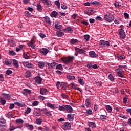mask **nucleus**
I'll return each mask as SVG.
<instances>
[{"mask_svg":"<svg viewBox=\"0 0 131 131\" xmlns=\"http://www.w3.org/2000/svg\"><path fill=\"white\" fill-rule=\"evenodd\" d=\"M84 38L86 40V41H89L90 40V35H84Z\"/></svg>","mask_w":131,"mask_h":131,"instance_id":"nucleus-48","label":"nucleus"},{"mask_svg":"<svg viewBox=\"0 0 131 131\" xmlns=\"http://www.w3.org/2000/svg\"><path fill=\"white\" fill-rule=\"evenodd\" d=\"M45 6H46V7H51L52 6V3H49V1H47L46 2L43 3Z\"/></svg>","mask_w":131,"mask_h":131,"instance_id":"nucleus-33","label":"nucleus"},{"mask_svg":"<svg viewBox=\"0 0 131 131\" xmlns=\"http://www.w3.org/2000/svg\"><path fill=\"white\" fill-rule=\"evenodd\" d=\"M12 73H13V72L10 70H8L6 71V74H7V75H10Z\"/></svg>","mask_w":131,"mask_h":131,"instance_id":"nucleus-53","label":"nucleus"},{"mask_svg":"<svg viewBox=\"0 0 131 131\" xmlns=\"http://www.w3.org/2000/svg\"><path fill=\"white\" fill-rule=\"evenodd\" d=\"M56 34L58 37H61L64 35V32L63 31H59L56 32Z\"/></svg>","mask_w":131,"mask_h":131,"instance_id":"nucleus-19","label":"nucleus"},{"mask_svg":"<svg viewBox=\"0 0 131 131\" xmlns=\"http://www.w3.org/2000/svg\"><path fill=\"white\" fill-rule=\"evenodd\" d=\"M35 78L36 83H37V84H41V81L42 80V78L39 76L36 77Z\"/></svg>","mask_w":131,"mask_h":131,"instance_id":"nucleus-8","label":"nucleus"},{"mask_svg":"<svg viewBox=\"0 0 131 131\" xmlns=\"http://www.w3.org/2000/svg\"><path fill=\"white\" fill-rule=\"evenodd\" d=\"M44 114H46V115H47V116H52V114L51 113V112H50V111H45L43 112Z\"/></svg>","mask_w":131,"mask_h":131,"instance_id":"nucleus-37","label":"nucleus"},{"mask_svg":"<svg viewBox=\"0 0 131 131\" xmlns=\"http://www.w3.org/2000/svg\"><path fill=\"white\" fill-rule=\"evenodd\" d=\"M118 58H119V59H120L121 60H123V59H124V55H117Z\"/></svg>","mask_w":131,"mask_h":131,"instance_id":"nucleus-59","label":"nucleus"},{"mask_svg":"<svg viewBox=\"0 0 131 131\" xmlns=\"http://www.w3.org/2000/svg\"><path fill=\"white\" fill-rule=\"evenodd\" d=\"M106 118H107V116H106V115H101L100 116V119L103 120V121L106 120Z\"/></svg>","mask_w":131,"mask_h":131,"instance_id":"nucleus-39","label":"nucleus"},{"mask_svg":"<svg viewBox=\"0 0 131 131\" xmlns=\"http://www.w3.org/2000/svg\"><path fill=\"white\" fill-rule=\"evenodd\" d=\"M12 64H13L14 66H15V67H16V68H19V63L18 62V61H17V60L16 59H13L12 60Z\"/></svg>","mask_w":131,"mask_h":131,"instance_id":"nucleus-16","label":"nucleus"},{"mask_svg":"<svg viewBox=\"0 0 131 131\" xmlns=\"http://www.w3.org/2000/svg\"><path fill=\"white\" fill-rule=\"evenodd\" d=\"M30 112H31V109L29 107H28L25 112V114H29Z\"/></svg>","mask_w":131,"mask_h":131,"instance_id":"nucleus-52","label":"nucleus"},{"mask_svg":"<svg viewBox=\"0 0 131 131\" xmlns=\"http://www.w3.org/2000/svg\"><path fill=\"white\" fill-rule=\"evenodd\" d=\"M76 53L80 54V55H85V51L82 49H80L77 47L74 48Z\"/></svg>","mask_w":131,"mask_h":131,"instance_id":"nucleus-4","label":"nucleus"},{"mask_svg":"<svg viewBox=\"0 0 131 131\" xmlns=\"http://www.w3.org/2000/svg\"><path fill=\"white\" fill-rule=\"evenodd\" d=\"M48 68H50V69H52L54 67V66H56V62H53L51 63H50L49 62L47 63Z\"/></svg>","mask_w":131,"mask_h":131,"instance_id":"nucleus-14","label":"nucleus"},{"mask_svg":"<svg viewBox=\"0 0 131 131\" xmlns=\"http://www.w3.org/2000/svg\"><path fill=\"white\" fill-rule=\"evenodd\" d=\"M2 96H3L4 98L7 99V100H11V95L7 93H2Z\"/></svg>","mask_w":131,"mask_h":131,"instance_id":"nucleus-15","label":"nucleus"},{"mask_svg":"<svg viewBox=\"0 0 131 131\" xmlns=\"http://www.w3.org/2000/svg\"><path fill=\"white\" fill-rule=\"evenodd\" d=\"M6 128H7V126L4 125H0V131H5Z\"/></svg>","mask_w":131,"mask_h":131,"instance_id":"nucleus-32","label":"nucleus"},{"mask_svg":"<svg viewBox=\"0 0 131 131\" xmlns=\"http://www.w3.org/2000/svg\"><path fill=\"white\" fill-rule=\"evenodd\" d=\"M104 20L107 22H113L114 21V17L112 14L107 13L104 15Z\"/></svg>","mask_w":131,"mask_h":131,"instance_id":"nucleus-2","label":"nucleus"},{"mask_svg":"<svg viewBox=\"0 0 131 131\" xmlns=\"http://www.w3.org/2000/svg\"><path fill=\"white\" fill-rule=\"evenodd\" d=\"M85 106L88 107H91V101L88 98L85 100Z\"/></svg>","mask_w":131,"mask_h":131,"instance_id":"nucleus-24","label":"nucleus"},{"mask_svg":"<svg viewBox=\"0 0 131 131\" xmlns=\"http://www.w3.org/2000/svg\"><path fill=\"white\" fill-rule=\"evenodd\" d=\"M38 65L40 68H43L45 67V63L43 62H39Z\"/></svg>","mask_w":131,"mask_h":131,"instance_id":"nucleus-35","label":"nucleus"},{"mask_svg":"<svg viewBox=\"0 0 131 131\" xmlns=\"http://www.w3.org/2000/svg\"><path fill=\"white\" fill-rule=\"evenodd\" d=\"M73 59H74V57L73 56H68L67 57H66L64 58H61V60L63 63L65 64H69L70 63H71L72 61H73Z\"/></svg>","mask_w":131,"mask_h":131,"instance_id":"nucleus-3","label":"nucleus"},{"mask_svg":"<svg viewBox=\"0 0 131 131\" xmlns=\"http://www.w3.org/2000/svg\"><path fill=\"white\" fill-rule=\"evenodd\" d=\"M63 129L67 130L71 128V124L69 122L64 123L63 125L62 126Z\"/></svg>","mask_w":131,"mask_h":131,"instance_id":"nucleus-5","label":"nucleus"},{"mask_svg":"<svg viewBox=\"0 0 131 131\" xmlns=\"http://www.w3.org/2000/svg\"><path fill=\"white\" fill-rule=\"evenodd\" d=\"M47 106H48V107H49V108H51V109H55V106L49 102L47 103Z\"/></svg>","mask_w":131,"mask_h":131,"instance_id":"nucleus-38","label":"nucleus"},{"mask_svg":"<svg viewBox=\"0 0 131 131\" xmlns=\"http://www.w3.org/2000/svg\"><path fill=\"white\" fill-rule=\"evenodd\" d=\"M56 69H59V70H63V67L62 64H58L56 66Z\"/></svg>","mask_w":131,"mask_h":131,"instance_id":"nucleus-43","label":"nucleus"},{"mask_svg":"<svg viewBox=\"0 0 131 131\" xmlns=\"http://www.w3.org/2000/svg\"><path fill=\"white\" fill-rule=\"evenodd\" d=\"M61 8L62 9V10H66L67 9L68 7L67 5H66L64 3L61 5Z\"/></svg>","mask_w":131,"mask_h":131,"instance_id":"nucleus-46","label":"nucleus"},{"mask_svg":"<svg viewBox=\"0 0 131 131\" xmlns=\"http://www.w3.org/2000/svg\"><path fill=\"white\" fill-rule=\"evenodd\" d=\"M119 33L120 37H121V38H123V39H124V38H125L126 36L125 35V32H124V30L122 29H119Z\"/></svg>","mask_w":131,"mask_h":131,"instance_id":"nucleus-6","label":"nucleus"},{"mask_svg":"<svg viewBox=\"0 0 131 131\" xmlns=\"http://www.w3.org/2000/svg\"><path fill=\"white\" fill-rule=\"evenodd\" d=\"M64 31H67V32H70L72 31V28H71V27H67V28H65L64 29Z\"/></svg>","mask_w":131,"mask_h":131,"instance_id":"nucleus-36","label":"nucleus"},{"mask_svg":"<svg viewBox=\"0 0 131 131\" xmlns=\"http://www.w3.org/2000/svg\"><path fill=\"white\" fill-rule=\"evenodd\" d=\"M36 123L38 124V125H41V123H42V119L41 118L36 119Z\"/></svg>","mask_w":131,"mask_h":131,"instance_id":"nucleus-21","label":"nucleus"},{"mask_svg":"<svg viewBox=\"0 0 131 131\" xmlns=\"http://www.w3.org/2000/svg\"><path fill=\"white\" fill-rule=\"evenodd\" d=\"M52 18H56L58 16V12H56V11H53L51 14Z\"/></svg>","mask_w":131,"mask_h":131,"instance_id":"nucleus-22","label":"nucleus"},{"mask_svg":"<svg viewBox=\"0 0 131 131\" xmlns=\"http://www.w3.org/2000/svg\"><path fill=\"white\" fill-rule=\"evenodd\" d=\"M6 100H5L4 98H0V103L1 105H2V106H4V105L6 104Z\"/></svg>","mask_w":131,"mask_h":131,"instance_id":"nucleus-30","label":"nucleus"},{"mask_svg":"<svg viewBox=\"0 0 131 131\" xmlns=\"http://www.w3.org/2000/svg\"><path fill=\"white\" fill-rule=\"evenodd\" d=\"M67 78L68 79H69V80H73L75 79V76L70 75H68L67 76Z\"/></svg>","mask_w":131,"mask_h":131,"instance_id":"nucleus-26","label":"nucleus"},{"mask_svg":"<svg viewBox=\"0 0 131 131\" xmlns=\"http://www.w3.org/2000/svg\"><path fill=\"white\" fill-rule=\"evenodd\" d=\"M106 110L109 112V113H111V112H112V107L109 105H107L105 107Z\"/></svg>","mask_w":131,"mask_h":131,"instance_id":"nucleus-25","label":"nucleus"},{"mask_svg":"<svg viewBox=\"0 0 131 131\" xmlns=\"http://www.w3.org/2000/svg\"><path fill=\"white\" fill-rule=\"evenodd\" d=\"M67 118L69 121H73L74 119V115L73 114H69L67 115Z\"/></svg>","mask_w":131,"mask_h":131,"instance_id":"nucleus-11","label":"nucleus"},{"mask_svg":"<svg viewBox=\"0 0 131 131\" xmlns=\"http://www.w3.org/2000/svg\"><path fill=\"white\" fill-rule=\"evenodd\" d=\"M45 21H46V23L47 24H49L50 25H51V24H52V22H51V20H50V17L46 16L45 17Z\"/></svg>","mask_w":131,"mask_h":131,"instance_id":"nucleus-23","label":"nucleus"},{"mask_svg":"<svg viewBox=\"0 0 131 131\" xmlns=\"http://www.w3.org/2000/svg\"><path fill=\"white\" fill-rule=\"evenodd\" d=\"M108 79L110 80H111V81H114V77H113V75L111 74L108 75Z\"/></svg>","mask_w":131,"mask_h":131,"instance_id":"nucleus-41","label":"nucleus"},{"mask_svg":"<svg viewBox=\"0 0 131 131\" xmlns=\"http://www.w3.org/2000/svg\"><path fill=\"white\" fill-rule=\"evenodd\" d=\"M37 8L38 11H42V6L40 4L37 5Z\"/></svg>","mask_w":131,"mask_h":131,"instance_id":"nucleus-44","label":"nucleus"},{"mask_svg":"<svg viewBox=\"0 0 131 131\" xmlns=\"http://www.w3.org/2000/svg\"><path fill=\"white\" fill-rule=\"evenodd\" d=\"M55 4L57 6L58 9H60V1H55Z\"/></svg>","mask_w":131,"mask_h":131,"instance_id":"nucleus-45","label":"nucleus"},{"mask_svg":"<svg viewBox=\"0 0 131 131\" xmlns=\"http://www.w3.org/2000/svg\"><path fill=\"white\" fill-rule=\"evenodd\" d=\"M5 64L7 65V66H10L11 65V62L9 61V60H5Z\"/></svg>","mask_w":131,"mask_h":131,"instance_id":"nucleus-56","label":"nucleus"},{"mask_svg":"<svg viewBox=\"0 0 131 131\" xmlns=\"http://www.w3.org/2000/svg\"><path fill=\"white\" fill-rule=\"evenodd\" d=\"M120 116L122 118H124V119H126L127 118V116H125V115H124V113L123 112L120 114Z\"/></svg>","mask_w":131,"mask_h":131,"instance_id":"nucleus-42","label":"nucleus"},{"mask_svg":"<svg viewBox=\"0 0 131 131\" xmlns=\"http://www.w3.org/2000/svg\"><path fill=\"white\" fill-rule=\"evenodd\" d=\"M40 53L41 54V55L46 56V55L49 53V50L46 48H42L40 50Z\"/></svg>","mask_w":131,"mask_h":131,"instance_id":"nucleus-7","label":"nucleus"},{"mask_svg":"<svg viewBox=\"0 0 131 131\" xmlns=\"http://www.w3.org/2000/svg\"><path fill=\"white\" fill-rule=\"evenodd\" d=\"M89 56H90L91 58H97V57H98V54H96L95 51L89 52Z\"/></svg>","mask_w":131,"mask_h":131,"instance_id":"nucleus-10","label":"nucleus"},{"mask_svg":"<svg viewBox=\"0 0 131 131\" xmlns=\"http://www.w3.org/2000/svg\"><path fill=\"white\" fill-rule=\"evenodd\" d=\"M110 46V42L108 41H105L104 40H101L99 41V47L100 48H108Z\"/></svg>","mask_w":131,"mask_h":131,"instance_id":"nucleus-1","label":"nucleus"},{"mask_svg":"<svg viewBox=\"0 0 131 131\" xmlns=\"http://www.w3.org/2000/svg\"><path fill=\"white\" fill-rule=\"evenodd\" d=\"M23 91H24L25 93H27L29 95H30V94H31V90L29 89H24Z\"/></svg>","mask_w":131,"mask_h":131,"instance_id":"nucleus-49","label":"nucleus"},{"mask_svg":"<svg viewBox=\"0 0 131 131\" xmlns=\"http://www.w3.org/2000/svg\"><path fill=\"white\" fill-rule=\"evenodd\" d=\"M66 111H67L68 113L73 112V109L71 106L66 105Z\"/></svg>","mask_w":131,"mask_h":131,"instance_id":"nucleus-12","label":"nucleus"},{"mask_svg":"<svg viewBox=\"0 0 131 131\" xmlns=\"http://www.w3.org/2000/svg\"><path fill=\"white\" fill-rule=\"evenodd\" d=\"M28 46L32 48V49H35V45H34V40H32L28 44Z\"/></svg>","mask_w":131,"mask_h":131,"instance_id":"nucleus-13","label":"nucleus"},{"mask_svg":"<svg viewBox=\"0 0 131 131\" xmlns=\"http://www.w3.org/2000/svg\"><path fill=\"white\" fill-rule=\"evenodd\" d=\"M121 71H119L117 72V75L119 77H124V76L122 74V72L123 71L122 69H120Z\"/></svg>","mask_w":131,"mask_h":131,"instance_id":"nucleus-29","label":"nucleus"},{"mask_svg":"<svg viewBox=\"0 0 131 131\" xmlns=\"http://www.w3.org/2000/svg\"><path fill=\"white\" fill-rule=\"evenodd\" d=\"M0 123L2 124H5L6 123V120L4 118H1L0 119Z\"/></svg>","mask_w":131,"mask_h":131,"instance_id":"nucleus-47","label":"nucleus"},{"mask_svg":"<svg viewBox=\"0 0 131 131\" xmlns=\"http://www.w3.org/2000/svg\"><path fill=\"white\" fill-rule=\"evenodd\" d=\"M33 106H37L38 105V101H35L32 103Z\"/></svg>","mask_w":131,"mask_h":131,"instance_id":"nucleus-63","label":"nucleus"},{"mask_svg":"<svg viewBox=\"0 0 131 131\" xmlns=\"http://www.w3.org/2000/svg\"><path fill=\"white\" fill-rule=\"evenodd\" d=\"M40 94H41V95H47V89L41 88L40 89Z\"/></svg>","mask_w":131,"mask_h":131,"instance_id":"nucleus-17","label":"nucleus"},{"mask_svg":"<svg viewBox=\"0 0 131 131\" xmlns=\"http://www.w3.org/2000/svg\"><path fill=\"white\" fill-rule=\"evenodd\" d=\"M54 26L56 29L60 30L61 28H62V25H59L58 23H56Z\"/></svg>","mask_w":131,"mask_h":131,"instance_id":"nucleus-31","label":"nucleus"},{"mask_svg":"<svg viewBox=\"0 0 131 131\" xmlns=\"http://www.w3.org/2000/svg\"><path fill=\"white\" fill-rule=\"evenodd\" d=\"M124 16L125 18H126L127 19H128L129 18V15L128 14V13L126 12H125L124 13Z\"/></svg>","mask_w":131,"mask_h":131,"instance_id":"nucleus-60","label":"nucleus"},{"mask_svg":"<svg viewBox=\"0 0 131 131\" xmlns=\"http://www.w3.org/2000/svg\"><path fill=\"white\" fill-rule=\"evenodd\" d=\"M59 110H60V111H66V105H62V106H59Z\"/></svg>","mask_w":131,"mask_h":131,"instance_id":"nucleus-28","label":"nucleus"},{"mask_svg":"<svg viewBox=\"0 0 131 131\" xmlns=\"http://www.w3.org/2000/svg\"><path fill=\"white\" fill-rule=\"evenodd\" d=\"M96 20H97V21H102V17H101V16H97L96 17Z\"/></svg>","mask_w":131,"mask_h":131,"instance_id":"nucleus-61","label":"nucleus"},{"mask_svg":"<svg viewBox=\"0 0 131 131\" xmlns=\"http://www.w3.org/2000/svg\"><path fill=\"white\" fill-rule=\"evenodd\" d=\"M34 115L35 116H40V115H41V113L39 112L36 111L34 113Z\"/></svg>","mask_w":131,"mask_h":131,"instance_id":"nucleus-51","label":"nucleus"},{"mask_svg":"<svg viewBox=\"0 0 131 131\" xmlns=\"http://www.w3.org/2000/svg\"><path fill=\"white\" fill-rule=\"evenodd\" d=\"M9 55L11 56H16V53L13 50H10L8 52Z\"/></svg>","mask_w":131,"mask_h":131,"instance_id":"nucleus-34","label":"nucleus"},{"mask_svg":"<svg viewBox=\"0 0 131 131\" xmlns=\"http://www.w3.org/2000/svg\"><path fill=\"white\" fill-rule=\"evenodd\" d=\"M78 81L80 84H81V85H83L84 84V82H83V80L81 79V77H78Z\"/></svg>","mask_w":131,"mask_h":131,"instance_id":"nucleus-27","label":"nucleus"},{"mask_svg":"<svg viewBox=\"0 0 131 131\" xmlns=\"http://www.w3.org/2000/svg\"><path fill=\"white\" fill-rule=\"evenodd\" d=\"M25 125L29 130H33V129H34V127L32 125H30L28 123H25Z\"/></svg>","mask_w":131,"mask_h":131,"instance_id":"nucleus-9","label":"nucleus"},{"mask_svg":"<svg viewBox=\"0 0 131 131\" xmlns=\"http://www.w3.org/2000/svg\"><path fill=\"white\" fill-rule=\"evenodd\" d=\"M0 81H5L3 74H0Z\"/></svg>","mask_w":131,"mask_h":131,"instance_id":"nucleus-62","label":"nucleus"},{"mask_svg":"<svg viewBox=\"0 0 131 131\" xmlns=\"http://www.w3.org/2000/svg\"><path fill=\"white\" fill-rule=\"evenodd\" d=\"M76 42H78V40L74 39H72L71 40V43L72 45H74V43H76Z\"/></svg>","mask_w":131,"mask_h":131,"instance_id":"nucleus-40","label":"nucleus"},{"mask_svg":"<svg viewBox=\"0 0 131 131\" xmlns=\"http://www.w3.org/2000/svg\"><path fill=\"white\" fill-rule=\"evenodd\" d=\"M50 129H49V127H48L47 126H45L43 127V131H49Z\"/></svg>","mask_w":131,"mask_h":131,"instance_id":"nucleus-64","label":"nucleus"},{"mask_svg":"<svg viewBox=\"0 0 131 131\" xmlns=\"http://www.w3.org/2000/svg\"><path fill=\"white\" fill-rule=\"evenodd\" d=\"M25 15L26 17H30V16H31V14L29 13V12L28 11H25Z\"/></svg>","mask_w":131,"mask_h":131,"instance_id":"nucleus-54","label":"nucleus"},{"mask_svg":"<svg viewBox=\"0 0 131 131\" xmlns=\"http://www.w3.org/2000/svg\"><path fill=\"white\" fill-rule=\"evenodd\" d=\"M59 14H60V16L63 19L65 18V16H66V14H65V13H62L61 12H59Z\"/></svg>","mask_w":131,"mask_h":131,"instance_id":"nucleus-55","label":"nucleus"},{"mask_svg":"<svg viewBox=\"0 0 131 131\" xmlns=\"http://www.w3.org/2000/svg\"><path fill=\"white\" fill-rule=\"evenodd\" d=\"M15 122L18 124H22V123H24V120L22 119H17L15 120Z\"/></svg>","mask_w":131,"mask_h":131,"instance_id":"nucleus-20","label":"nucleus"},{"mask_svg":"<svg viewBox=\"0 0 131 131\" xmlns=\"http://www.w3.org/2000/svg\"><path fill=\"white\" fill-rule=\"evenodd\" d=\"M89 127H92V128H96V123L92 122H89Z\"/></svg>","mask_w":131,"mask_h":131,"instance_id":"nucleus-18","label":"nucleus"},{"mask_svg":"<svg viewBox=\"0 0 131 131\" xmlns=\"http://www.w3.org/2000/svg\"><path fill=\"white\" fill-rule=\"evenodd\" d=\"M115 6L116 8H119L121 5H120L118 2H115Z\"/></svg>","mask_w":131,"mask_h":131,"instance_id":"nucleus-57","label":"nucleus"},{"mask_svg":"<svg viewBox=\"0 0 131 131\" xmlns=\"http://www.w3.org/2000/svg\"><path fill=\"white\" fill-rule=\"evenodd\" d=\"M61 97L63 98V99H68V95L66 94H62L61 95Z\"/></svg>","mask_w":131,"mask_h":131,"instance_id":"nucleus-58","label":"nucleus"},{"mask_svg":"<svg viewBox=\"0 0 131 131\" xmlns=\"http://www.w3.org/2000/svg\"><path fill=\"white\" fill-rule=\"evenodd\" d=\"M86 114H88L89 115H91V114H93V112L92 111V110L89 109V110H87L86 111Z\"/></svg>","mask_w":131,"mask_h":131,"instance_id":"nucleus-50","label":"nucleus"}]
</instances>
